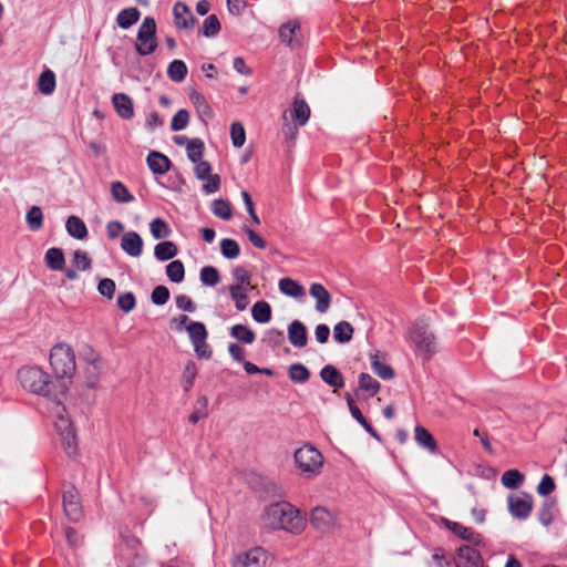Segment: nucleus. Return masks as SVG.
Returning a JSON list of instances; mask_svg holds the SVG:
<instances>
[{"label": "nucleus", "instance_id": "f257e3e1", "mask_svg": "<svg viewBox=\"0 0 567 567\" xmlns=\"http://www.w3.org/2000/svg\"><path fill=\"white\" fill-rule=\"evenodd\" d=\"M23 389L53 401L68 391L65 381H52L50 375L39 367H23L18 372Z\"/></svg>", "mask_w": 567, "mask_h": 567}, {"label": "nucleus", "instance_id": "f03ea898", "mask_svg": "<svg viewBox=\"0 0 567 567\" xmlns=\"http://www.w3.org/2000/svg\"><path fill=\"white\" fill-rule=\"evenodd\" d=\"M262 518L265 524L272 529H285L293 534L303 529V518L287 502L270 504L266 508Z\"/></svg>", "mask_w": 567, "mask_h": 567}, {"label": "nucleus", "instance_id": "7ed1b4c3", "mask_svg": "<svg viewBox=\"0 0 567 567\" xmlns=\"http://www.w3.org/2000/svg\"><path fill=\"white\" fill-rule=\"evenodd\" d=\"M50 364L56 380L71 379L75 372V354L66 343L55 344L50 352Z\"/></svg>", "mask_w": 567, "mask_h": 567}, {"label": "nucleus", "instance_id": "20e7f679", "mask_svg": "<svg viewBox=\"0 0 567 567\" xmlns=\"http://www.w3.org/2000/svg\"><path fill=\"white\" fill-rule=\"evenodd\" d=\"M410 339L415 346L416 354L429 361L436 352L435 336L424 320L415 321L409 331Z\"/></svg>", "mask_w": 567, "mask_h": 567}, {"label": "nucleus", "instance_id": "39448f33", "mask_svg": "<svg viewBox=\"0 0 567 567\" xmlns=\"http://www.w3.org/2000/svg\"><path fill=\"white\" fill-rule=\"evenodd\" d=\"M54 404V412L56 413L55 427L61 436L62 445L65 453L71 457L76 454L78 444H76V434L73 429L72 422L63 412H65V408L61 404L60 396L56 400L52 401Z\"/></svg>", "mask_w": 567, "mask_h": 567}, {"label": "nucleus", "instance_id": "423d86ee", "mask_svg": "<svg viewBox=\"0 0 567 567\" xmlns=\"http://www.w3.org/2000/svg\"><path fill=\"white\" fill-rule=\"evenodd\" d=\"M157 48L156 22L152 17H145L137 31L135 50L141 56L152 54Z\"/></svg>", "mask_w": 567, "mask_h": 567}, {"label": "nucleus", "instance_id": "0eeeda50", "mask_svg": "<svg viewBox=\"0 0 567 567\" xmlns=\"http://www.w3.org/2000/svg\"><path fill=\"white\" fill-rule=\"evenodd\" d=\"M295 462L302 472L317 474L323 464V457L316 447L303 445L295 452Z\"/></svg>", "mask_w": 567, "mask_h": 567}, {"label": "nucleus", "instance_id": "6e6552de", "mask_svg": "<svg viewBox=\"0 0 567 567\" xmlns=\"http://www.w3.org/2000/svg\"><path fill=\"white\" fill-rule=\"evenodd\" d=\"M63 511L70 522L76 523L83 516V508L80 502V496L76 488L70 485L63 492Z\"/></svg>", "mask_w": 567, "mask_h": 567}, {"label": "nucleus", "instance_id": "1a4fd4ad", "mask_svg": "<svg viewBox=\"0 0 567 567\" xmlns=\"http://www.w3.org/2000/svg\"><path fill=\"white\" fill-rule=\"evenodd\" d=\"M337 515L326 507L317 506L311 511L310 523L320 533H329L337 525Z\"/></svg>", "mask_w": 567, "mask_h": 567}, {"label": "nucleus", "instance_id": "9d476101", "mask_svg": "<svg viewBox=\"0 0 567 567\" xmlns=\"http://www.w3.org/2000/svg\"><path fill=\"white\" fill-rule=\"evenodd\" d=\"M266 561V551L260 547H256L238 555L234 561V567H265Z\"/></svg>", "mask_w": 567, "mask_h": 567}, {"label": "nucleus", "instance_id": "9b49d317", "mask_svg": "<svg viewBox=\"0 0 567 567\" xmlns=\"http://www.w3.org/2000/svg\"><path fill=\"white\" fill-rule=\"evenodd\" d=\"M456 567H483V558L476 549L464 545L457 549L455 558Z\"/></svg>", "mask_w": 567, "mask_h": 567}, {"label": "nucleus", "instance_id": "f8f14e48", "mask_svg": "<svg viewBox=\"0 0 567 567\" xmlns=\"http://www.w3.org/2000/svg\"><path fill=\"white\" fill-rule=\"evenodd\" d=\"M174 24L179 30L193 28L197 19L192 14L189 7L184 2H176L173 8Z\"/></svg>", "mask_w": 567, "mask_h": 567}, {"label": "nucleus", "instance_id": "ddd939ff", "mask_svg": "<svg viewBox=\"0 0 567 567\" xmlns=\"http://www.w3.org/2000/svg\"><path fill=\"white\" fill-rule=\"evenodd\" d=\"M443 523L449 530H451L454 535H456L461 539H464V540H466L473 545H476V546L483 544L482 535L476 533L472 528L466 527L460 523L452 522L446 518H443Z\"/></svg>", "mask_w": 567, "mask_h": 567}, {"label": "nucleus", "instance_id": "4468645a", "mask_svg": "<svg viewBox=\"0 0 567 567\" xmlns=\"http://www.w3.org/2000/svg\"><path fill=\"white\" fill-rule=\"evenodd\" d=\"M507 503L509 513L516 518L525 519L532 513L533 503L529 495H526L525 498L511 495Z\"/></svg>", "mask_w": 567, "mask_h": 567}, {"label": "nucleus", "instance_id": "2eb2a0df", "mask_svg": "<svg viewBox=\"0 0 567 567\" xmlns=\"http://www.w3.org/2000/svg\"><path fill=\"white\" fill-rule=\"evenodd\" d=\"M288 340L297 348H303L307 346L308 332L306 326L301 321L293 320L288 326Z\"/></svg>", "mask_w": 567, "mask_h": 567}, {"label": "nucleus", "instance_id": "dca6fc26", "mask_svg": "<svg viewBox=\"0 0 567 567\" xmlns=\"http://www.w3.org/2000/svg\"><path fill=\"white\" fill-rule=\"evenodd\" d=\"M112 103L120 117L131 120L134 116L133 101L127 94L115 93Z\"/></svg>", "mask_w": 567, "mask_h": 567}, {"label": "nucleus", "instance_id": "f3484780", "mask_svg": "<svg viewBox=\"0 0 567 567\" xmlns=\"http://www.w3.org/2000/svg\"><path fill=\"white\" fill-rule=\"evenodd\" d=\"M309 295L316 299V310L320 313L327 312L331 303L330 292L318 282H315L309 288Z\"/></svg>", "mask_w": 567, "mask_h": 567}, {"label": "nucleus", "instance_id": "a211bd4d", "mask_svg": "<svg viewBox=\"0 0 567 567\" xmlns=\"http://www.w3.org/2000/svg\"><path fill=\"white\" fill-rule=\"evenodd\" d=\"M121 248L132 257H138L143 249V239L136 231H127L123 235Z\"/></svg>", "mask_w": 567, "mask_h": 567}, {"label": "nucleus", "instance_id": "6ab92c4d", "mask_svg": "<svg viewBox=\"0 0 567 567\" xmlns=\"http://www.w3.org/2000/svg\"><path fill=\"white\" fill-rule=\"evenodd\" d=\"M146 162H147L148 168L155 175L165 174L166 172L169 171L171 165H172L171 159L166 155H164L159 152H156V151H153L147 155Z\"/></svg>", "mask_w": 567, "mask_h": 567}, {"label": "nucleus", "instance_id": "aec40b11", "mask_svg": "<svg viewBox=\"0 0 567 567\" xmlns=\"http://www.w3.org/2000/svg\"><path fill=\"white\" fill-rule=\"evenodd\" d=\"M320 378L331 388L341 389L344 386L342 373L332 364H327L321 369Z\"/></svg>", "mask_w": 567, "mask_h": 567}, {"label": "nucleus", "instance_id": "412c9836", "mask_svg": "<svg viewBox=\"0 0 567 567\" xmlns=\"http://www.w3.org/2000/svg\"><path fill=\"white\" fill-rule=\"evenodd\" d=\"M310 117V107L306 103L303 99L296 97L293 101L292 110H291V118L293 122L299 125L303 126L308 122Z\"/></svg>", "mask_w": 567, "mask_h": 567}, {"label": "nucleus", "instance_id": "4be33fe9", "mask_svg": "<svg viewBox=\"0 0 567 567\" xmlns=\"http://www.w3.org/2000/svg\"><path fill=\"white\" fill-rule=\"evenodd\" d=\"M92 358L89 359V364L85 368L86 383L90 388L95 386L102 369L101 358L99 353L91 350Z\"/></svg>", "mask_w": 567, "mask_h": 567}, {"label": "nucleus", "instance_id": "5701e85b", "mask_svg": "<svg viewBox=\"0 0 567 567\" xmlns=\"http://www.w3.org/2000/svg\"><path fill=\"white\" fill-rule=\"evenodd\" d=\"M45 265L49 269L60 271L64 269L65 257L61 248L52 247L47 250L44 256Z\"/></svg>", "mask_w": 567, "mask_h": 567}, {"label": "nucleus", "instance_id": "b1692460", "mask_svg": "<svg viewBox=\"0 0 567 567\" xmlns=\"http://www.w3.org/2000/svg\"><path fill=\"white\" fill-rule=\"evenodd\" d=\"M414 439L420 446L426 449L431 453H435L437 451L435 439L425 427L421 425L415 426Z\"/></svg>", "mask_w": 567, "mask_h": 567}, {"label": "nucleus", "instance_id": "393cba45", "mask_svg": "<svg viewBox=\"0 0 567 567\" xmlns=\"http://www.w3.org/2000/svg\"><path fill=\"white\" fill-rule=\"evenodd\" d=\"M65 228L68 234L75 239L82 240L87 236L86 225L78 216H70L66 219Z\"/></svg>", "mask_w": 567, "mask_h": 567}, {"label": "nucleus", "instance_id": "a878e982", "mask_svg": "<svg viewBox=\"0 0 567 567\" xmlns=\"http://www.w3.org/2000/svg\"><path fill=\"white\" fill-rule=\"evenodd\" d=\"M346 400H347L349 410L351 412V415L365 429V431L368 433H370L373 437L379 440L378 432L372 427V425L363 416L362 412L357 406V404L354 403V400L352 399V396L349 393L346 394Z\"/></svg>", "mask_w": 567, "mask_h": 567}, {"label": "nucleus", "instance_id": "bb28decb", "mask_svg": "<svg viewBox=\"0 0 567 567\" xmlns=\"http://www.w3.org/2000/svg\"><path fill=\"white\" fill-rule=\"evenodd\" d=\"M371 369L374 374L383 380H391L394 377V370L386 363L379 360V351L370 354Z\"/></svg>", "mask_w": 567, "mask_h": 567}, {"label": "nucleus", "instance_id": "cd10ccee", "mask_svg": "<svg viewBox=\"0 0 567 567\" xmlns=\"http://www.w3.org/2000/svg\"><path fill=\"white\" fill-rule=\"evenodd\" d=\"M230 337L246 344H251L256 339L255 332L241 323L234 324L230 328Z\"/></svg>", "mask_w": 567, "mask_h": 567}, {"label": "nucleus", "instance_id": "c85d7f7f", "mask_svg": "<svg viewBox=\"0 0 567 567\" xmlns=\"http://www.w3.org/2000/svg\"><path fill=\"white\" fill-rule=\"evenodd\" d=\"M140 17L141 13L137 8H127L120 11L116 17V22L120 28L128 29L138 21Z\"/></svg>", "mask_w": 567, "mask_h": 567}, {"label": "nucleus", "instance_id": "c756f323", "mask_svg": "<svg viewBox=\"0 0 567 567\" xmlns=\"http://www.w3.org/2000/svg\"><path fill=\"white\" fill-rule=\"evenodd\" d=\"M177 252V246L173 241H162L157 244L154 249L156 259L161 261L173 259Z\"/></svg>", "mask_w": 567, "mask_h": 567}, {"label": "nucleus", "instance_id": "7c9ffc66", "mask_svg": "<svg viewBox=\"0 0 567 567\" xmlns=\"http://www.w3.org/2000/svg\"><path fill=\"white\" fill-rule=\"evenodd\" d=\"M298 32H300L299 22L290 20L280 27L279 37L282 42L287 43L288 45H293V40Z\"/></svg>", "mask_w": 567, "mask_h": 567}, {"label": "nucleus", "instance_id": "2f4dec72", "mask_svg": "<svg viewBox=\"0 0 567 567\" xmlns=\"http://www.w3.org/2000/svg\"><path fill=\"white\" fill-rule=\"evenodd\" d=\"M187 72H188L187 65L182 60L172 61L167 68V76L173 82H177V83L185 80Z\"/></svg>", "mask_w": 567, "mask_h": 567}, {"label": "nucleus", "instance_id": "473e14b6", "mask_svg": "<svg viewBox=\"0 0 567 567\" xmlns=\"http://www.w3.org/2000/svg\"><path fill=\"white\" fill-rule=\"evenodd\" d=\"M251 316L258 323H267L271 319V307L267 301H257L251 308Z\"/></svg>", "mask_w": 567, "mask_h": 567}, {"label": "nucleus", "instance_id": "72a5a7b5", "mask_svg": "<svg viewBox=\"0 0 567 567\" xmlns=\"http://www.w3.org/2000/svg\"><path fill=\"white\" fill-rule=\"evenodd\" d=\"M188 97L197 112H199L202 115L210 116L213 114L212 107L207 103L205 96L196 91L195 89H190L188 93Z\"/></svg>", "mask_w": 567, "mask_h": 567}, {"label": "nucleus", "instance_id": "f704fd0d", "mask_svg": "<svg viewBox=\"0 0 567 567\" xmlns=\"http://www.w3.org/2000/svg\"><path fill=\"white\" fill-rule=\"evenodd\" d=\"M525 481V476L518 470H508L503 473L501 482L503 486L511 489L518 488Z\"/></svg>", "mask_w": 567, "mask_h": 567}, {"label": "nucleus", "instance_id": "c9c22d12", "mask_svg": "<svg viewBox=\"0 0 567 567\" xmlns=\"http://www.w3.org/2000/svg\"><path fill=\"white\" fill-rule=\"evenodd\" d=\"M380 390V383L373 379L369 373L362 372L359 374L358 391H364L368 396L375 395Z\"/></svg>", "mask_w": 567, "mask_h": 567}, {"label": "nucleus", "instance_id": "e433bc0d", "mask_svg": "<svg viewBox=\"0 0 567 567\" xmlns=\"http://www.w3.org/2000/svg\"><path fill=\"white\" fill-rule=\"evenodd\" d=\"M353 327L348 321H340L333 328V338L339 343L351 341L353 336Z\"/></svg>", "mask_w": 567, "mask_h": 567}, {"label": "nucleus", "instance_id": "4c0bfd02", "mask_svg": "<svg viewBox=\"0 0 567 567\" xmlns=\"http://www.w3.org/2000/svg\"><path fill=\"white\" fill-rule=\"evenodd\" d=\"M38 89L42 94L49 95L55 90V74L51 70L43 71L38 80Z\"/></svg>", "mask_w": 567, "mask_h": 567}, {"label": "nucleus", "instance_id": "58836bf2", "mask_svg": "<svg viewBox=\"0 0 567 567\" xmlns=\"http://www.w3.org/2000/svg\"><path fill=\"white\" fill-rule=\"evenodd\" d=\"M279 290L289 297H301L303 296L305 291L301 285H299L297 281H295L291 278H282L279 281Z\"/></svg>", "mask_w": 567, "mask_h": 567}, {"label": "nucleus", "instance_id": "ea45409f", "mask_svg": "<svg viewBox=\"0 0 567 567\" xmlns=\"http://www.w3.org/2000/svg\"><path fill=\"white\" fill-rule=\"evenodd\" d=\"M192 343L203 342L207 339V330L203 322L192 321L186 327Z\"/></svg>", "mask_w": 567, "mask_h": 567}, {"label": "nucleus", "instance_id": "a19ab883", "mask_svg": "<svg viewBox=\"0 0 567 567\" xmlns=\"http://www.w3.org/2000/svg\"><path fill=\"white\" fill-rule=\"evenodd\" d=\"M112 197L117 203H131L134 196L122 182H113L111 184Z\"/></svg>", "mask_w": 567, "mask_h": 567}, {"label": "nucleus", "instance_id": "79ce46f5", "mask_svg": "<svg viewBox=\"0 0 567 567\" xmlns=\"http://www.w3.org/2000/svg\"><path fill=\"white\" fill-rule=\"evenodd\" d=\"M245 290L246 289L240 288L239 285H231L229 287V295L231 299L235 301V307L238 311H244L249 303Z\"/></svg>", "mask_w": 567, "mask_h": 567}, {"label": "nucleus", "instance_id": "37998d69", "mask_svg": "<svg viewBox=\"0 0 567 567\" xmlns=\"http://www.w3.org/2000/svg\"><path fill=\"white\" fill-rule=\"evenodd\" d=\"M199 279L203 285L214 287L219 284L220 275L216 267L205 266L200 269Z\"/></svg>", "mask_w": 567, "mask_h": 567}, {"label": "nucleus", "instance_id": "c03bdc74", "mask_svg": "<svg viewBox=\"0 0 567 567\" xmlns=\"http://www.w3.org/2000/svg\"><path fill=\"white\" fill-rule=\"evenodd\" d=\"M212 212L216 217L223 220H229L233 216V210L229 202L224 200L221 198L213 200Z\"/></svg>", "mask_w": 567, "mask_h": 567}, {"label": "nucleus", "instance_id": "a18cd8bd", "mask_svg": "<svg viewBox=\"0 0 567 567\" xmlns=\"http://www.w3.org/2000/svg\"><path fill=\"white\" fill-rule=\"evenodd\" d=\"M166 275L171 281L179 284L185 277V267L181 260H173L166 266Z\"/></svg>", "mask_w": 567, "mask_h": 567}, {"label": "nucleus", "instance_id": "49530a36", "mask_svg": "<svg viewBox=\"0 0 567 567\" xmlns=\"http://www.w3.org/2000/svg\"><path fill=\"white\" fill-rule=\"evenodd\" d=\"M205 145L200 138H193L186 145L187 157L192 163H197L202 159Z\"/></svg>", "mask_w": 567, "mask_h": 567}, {"label": "nucleus", "instance_id": "de8ad7c7", "mask_svg": "<svg viewBox=\"0 0 567 567\" xmlns=\"http://www.w3.org/2000/svg\"><path fill=\"white\" fill-rule=\"evenodd\" d=\"M29 228L33 231H38L43 226V214L39 206H32L25 216Z\"/></svg>", "mask_w": 567, "mask_h": 567}, {"label": "nucleus", "instance_id": "09e8293b", "mask_svg": "<svg viewBox=\"0 0 567 567\" xmlns=\"http://www.w3.org/2000/svg\"><path fill=\"white\" fill-rule=\"evenodd\" d=\"M288 375L291 381L297 383H305L310 378V371L302 363L291 364L288 370Z\"/></svg>", "mask_w": 567, "mask_h": 567}, {"label": "nucleus", "instance_id": "8fccbe9b", "mask_svg": "<svg viewBox=\"0 0 567 567\" xmlns=\"http://www.w3.org/2000/svg\"><path fill=\"white\" fill-rule=\"evenodd\" d=\"M208 399L206 396H199L196 401L195 410L189 415L188 421L192 424H196L199 420L208 416Z\"/></svg>", "mask_w": 567, "mask_h": 567}, {"label": "nucleus", "instance_id": "3c124183", "mask_svg": "<svg viewBox=\"0 0 567 567\" xmlns=\"http://www.w3.org/2000/svg\"><path fill=\"white\" fill-rule=\"evenodd\" d=\"M220 31V22L216 14L208 16L202 27V34L206 38H213Z\"/></svg>", "mask_w": 567, "mask_h": 567}, {"label": "nucleus", "instance_id": "603ef678", "mask_svg": "<svg viewBox=\"0 0 567 567\" xmlns=\"http://www.w3.org/2000/svg\"><path fill=\"white\" fill-rule=\"evenodd\" d=\"M150 230L155 239L167 238L171 234L168 224L162 218H155L150 224Z\"/></svg>", "mask_w": 567, "mask_h": 567}, {"label": "nucleus", "instance_id": "864d4df0", "mask_svg": "<svg viewBox=\"0 0 567 567\" xmlns=\"http://www.w3.org/2000/svg\"><path fill=\"white\" fill-rule=\"evenodd\" d=\"M555 505H556L555 499H553V498L544 499L542 507L539 508V513H538L539 522L543 525L548 526L553 522V519H554L553 511H554Z\"/></svg>", "mask_w": 567, "mask_h": 567}, {"label": "nucleus", "instance_id": "5fc2aeb1", "mask_svg": "<svg viewBox=\"0 0 567 567\" xmlns=\"http://www.w3.org/2000/svg\"><path fill=\"white\" fill-rule=\"evenodd\" d=\"M220 251L225 258L235 259L240 254V247L236 240L225 238L220 241Z\"/></svg>", "mask_w": 567, "mask_h": 567}, {"label": "nucleus", "instance_id": "6e6d98bb", "mask_svg": "<svg viewBox=\"0 0 567 567\" xmlns=\"http://www.w3.org/2000/svg\"><path fill=\"white\" fill-rule=\"evenodd\" d=\"M189 122V113L185 109L178 110L172 118L171 130L174 132L186 128Z\"/></svg>", "mask_w": 567, "mask_h": 567}, {"label": "nucleus", "instance_id": "4d7b16f0", "mask_svg": "<svg viewBox=\"0 0 567 567\" xmlns=\"http://www.w3.org/2000/svg\"><path fill=\"white\" fill-rule=\"evenodd\" d=\"M230 137L235 147H241L246 141V132L240 122H234L230 126Z\"/></svg>", "mask_w": 567, "mask_h": 567}, {"label": "nucleus", "instance_id": "13d9d810", "mask_svg": "<svg viewBox=\"0 0 567 567\" xmlns=\"http://www.w3.org/2000/svg\"><path fill=\"white\" fill-rule=\"evenodd\" d=\"M197 374L196 364L193 361H188L183 371L184 390L187 392L194 384Z\"/></svg>", "mask_w": 567, "mask_h": 567}, {"label": "nucleus", "instance_id": "bf43d9fd", "mask_svg": "<svg viewBox=\"0 0 567 567\" xmlns=\"http://www.w3.org/2000/svg\"><path fill=\"white\" fill-rule=\"evenodd\" d=\"M264 342L272 348L280 347L285 342L284 332L279 329L271 328L266 331Z\"/></svg>", "mask_w": 567, "mask_h": 567}, {"label": "nucleus", "instance_id": "052dcab7", "mask_svg": "<svg viewBox=\"0 0 567 567\" xmlns=\"http://www.w3.org/2000/svg\"><path fill=\"white\" fill-rule=\"evenodd\" d=\"M169 299V290L166 286H156L151 295V300L156 306L165 305Z\"/></svg>", "mask_w": 567, "mask_h": 567}, {"label": "nucleus", "instance_id": "680f3d73", "mask_svg": "<svg viewBox=\"0 0 567 567\" xmlns=\"http://www.w3.org/2000/svg\"><path fill=\"white\" fill-rule=\"evenodd\" d=\"M73 264L76 269L85 271L91 268L92 261L85 251L78 249L73 252Z\"/></svg>", "mask_w": 567, "mask_h": 567}, {"label": "nucleus", "instance_id": "e2e57ef3", "mask_svg": "<svg viewBox=\"0 0 567 567\" xmlns=\"http://www.w3.org/2000/svg\"><path fill=\"white\" fill-rule=\"evenodd\" d=\"M136 306V299L133 292H125L121 293L117 297V307L124 311L130 312L132 311Z\"/></svg>", "mask_w": 567, "mask_h": 567}, {"label": "nucleus", "instance_id": "0e129e2a", "mask_svg": "<svg viewBox=\"0 0 567 567\" xmlns=\"http://www.w3.org/2000/svg\"><path fill=\"white\" fill-rule=\"evenodd\" d=\"M233 277L235 279L234 285H239L240 288L246 289V286L250 285V275L249 272L241 266H237L231 271Z\"/></svg>", "mask_w": 567, "mask_h": 567}, {"label": "nucleus", "instance_id": "69168bd1", "mask_svg": "<svg viewBox=\"0 0 567 567\" xmlns=\"http://www.w3.org/2000/svg\"><path fill=\"white\" fill-rule=\"evenodd\" d=\"M555 488H556V484H555L554 478H553L550 475L545 474V475L542 477V480H540V482H539V484H538V486H537L536 491H537V493H538L539 495H542V496H547V495H549L551 492H554V489H555Z\"/></svg>", "mask_w": 567, "mask_h": 567}, {"label": "nucleus", "instance_id": "338daca9", "mask_svg": "<svg viewBox=\"0 0 567 567\" xmlns=\"http://www.w3.org/2000/svg\"><path fill=\"white\" fill-rule=\"evenodd\" d=\"M115 281L113 279H110V278H104L102 279L100 282H99V286H97V290L99 292L107 298V299H112L113 296H114V292H115Z\"/></svg>", "mask_w": 567, "mask_h": 567}, {"label": "nucleus", "instance_id": "774afa93", "mask_svg": "<svg viewBox=\"0 0 567 567\" xmlns=\"http://www.w3.org/2000/svg\"><path fill=\"white\" fill-rule=\"evenodd\" d=\"M204 181H206V183L203 184L202 190L205 194L209 195V194H214L217 190H219L220 177L217 174H212L207 178H205Z\"/></svg>", "mask_w": 567, "mask_h": 567}]
</instances>
